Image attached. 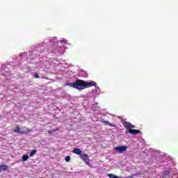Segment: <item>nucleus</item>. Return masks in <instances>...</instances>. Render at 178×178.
I'll return each mask as SVG.
<instances>
[{"label": "nucleus", "instance_id": "obj_17", "mask_svg": "<svg viewBox=\"0 0 178 178\" xmlns=\"http://www.w3.org/2000/svg\"><path fill=\"white\" fill-rule=\"evenodd\" d=\"M29 131H31V130H29Z\"/></svg>", "mask_w": 178, "mask_h": 178}, {"label": "nucleus", "instance_id": "obj_5", "mask_svg": "<svg viewBox=\"0 0 178 178\" xmlns=\"http://www.w3.org/2000/svg\"><path fill=\"white\" fill-rule=\"evenodd\" d=\"M73 154H76V155H81V149L79 148H75L72 150Z\"/></svg>", "mask_w": 178, "mask_h": 178}, {"label": "nucleus", "instance_id": "obj_6", "mask_svg": "<svg viewBox=\"0 0 178 178\" xmlns=\"http://www.w3.org/2000/svg\"><path fill=\"white\" fill-rule=\"evenodd\" d=\"M13 131L17 134L21 133V134H24V132L20 131V127L19 126H17Z\"/></svg>", "mask_w": 178, "mask_h": 178}, {"label": "nucleus", "instance_id": "obj_11", "mask_svg": "<svg viewBox=\"0 0 178 178\" xmlns=\"http://www.w3.org/2000/svg\"><path fill=\"white\" fill-rule=\"evenodd\" d=\"M37 152L36 149H33L31 151V152L30 153L29 156H34V155H35V153Z\"/></svg>", "mask_w": 178, "mask_h": 178}, {"label": "nucleus", "instance_id": "obj_1", "mask_svg": "<svg viewBox=\"0 0 178 178\" xmlns=\"http://www.w3.org/2000/svg\"><path fill=\"white\" fill-rule=\"evenodd\" d=\"M65 86L72 87L76 90H83V88L79 87H83V88H90V87H97V83L94 81L90 82H86L81 79H76L74 83H67Z\"/></svg>", "mask_w": 178, "mask_h": 178}, {"label": "nucleus", "instance_id": "obj_14", "mask_svg": "<svg viewBox=\"0 0 178 178\" xmlns=\"http://www.w3.org/2000/svg\"><path fill=\"white\" fill-rule=\"evenodd\" d=\"M38 74H35V79H39Z\"/></svg>", "mask_w": 178, "mask_h": 178}, {"label": "nucleus", "instance_id": "obj_8", "mask_svg": "<svg viewBox=\"0 0 178 178\" xmlns=\"http://www.w3.org/2000/svg\"><path fill=\"white\" fill-rule=\"evenodd\" d=\"M102 123H104V124H108V126H111V127H115L116 126L115 124H110L109 122H108V121H102Z\"/></svg>", "mask_w": 178, "mask_h": 178}, {"label": "nucleus", "instance_id": "obj_9", "mask_svg": "<svg viewBox=\"0 0 178 178\" xmlns=\"http://www.w3.org/2000/svg\"><path fill=\"white\" fill-rule=\"evenodd\" d=\"M169 175H170V171H166L165 172H164L163 174V178H167L168 176H169Z\"/></svg>", "mask_w": 178, "mask_h": 178}, {"label": "nucleus", "instance_id": "obj_10", "mask_svg": "<svg viewBox=\"0 0 178 178\" xmlns=\"http://www.w3.org/2000/svg\"><path fill=\"white\" fill-rule=\"evenodd\" d=\"M29 159V155H23L22 156V161L23 162H26V161H27Z\"/></svg>", "mask_w": 178, "mask_h": 178}, {"label": "nucleus", "instance_id": "obj_16", "mask_svg": "<svg viewBox=\"0 0 178 178\" xmlns=\"http://www.w3.org/2000/svg\"><path fill=\"white\" fill-rule=\"evenodd\" d=\"M30 72V70H29V71L26 72V73H29Z\"/></svg>", "mask_w": 178, "mask_h": 178}, {"label": "nucleus", "instance_id": "obj_3", "mask_svg": "<svg viewBox=\"0 0 178 178\" xmlns=\"http://www.w3.org/2000/svg\"><path fill=\"white\" fill-rule=\"evenodd\" d=\"M81 159L85 162V163H90V157L88 154L84 153L80 155Z\"/></svg>", "mask_w": 178, "mask_h": 178}, {"label": "nucleus", "instance_id": "obj_4", "mask_svg": "<svg viewBox=\"0 0 178 178\" xmlns=\"http://www.w3.org/2000/svg\"><path fill=\"white\" fill-rule=\"evenodd\" d=\"M127 148H128L127 146L124 145V146L116 147L115 149L117 152H124V151H126Z\"/></svg>", "mask_w": 178, "mask_h": 178}, {"label": "nucleus", "instance_id": "obj_15", "mask_svg": "<svg viewBox=\"0 0 178 178\" xmlns=\"http://www.w3.org/2000/svg\"><path fill=\"white\" fill-rule=\"evenodd\" d=\"M6 72H9V68H6Z\"/></svg>", "mask_w": 178, "mask_h": 178}, {"label": "nucleus", "instance_id": "obj_7", "mask_svg": "<svg viewBox=\"0 0 178 178\" xmlns=\"http://www.w3.org/2000/svg\"><path fill=\"white\" fill-rule=\"evenodd\" d=\"M9 167L6 165H0V172L4 171V170H8Z\"/></svg>", "mask_w": 178, "mask_h": 178}, {"label": "nucleus", "instance_id": "obj_13", "mask_svg": "<svg viewBox=\"0 0 178 178\" xmlns=\"http://www.w3.org/2000/svg\"><path fill=\"white\" fill-rule=\"evenodd\" d=\"M66 162H70V157L69 156L65 157Z\"/></svg>", "mask_w": 178, "mask_h": 178}, {"label": "nucleus", "instance_id": "obj_12", "mask_svg": "<svg viewBox=\"0 0 178 178\" xmlns=\"http://www.w3.org/2000/svg\"><path fill=\"white\" fill-rule=\"evenodd\" d=\"M58 129H53L52 131H48L49 134H51V133H55V131H58Z\"/></svg>", "mask_w": 178, "mask_h": 178}, {"label": "nucleus", "instance_id": "obj_2", "mask_svg": "<svg viewBox=\"0 0 178 178\" xmlns=\"http://www.w3.org/2000/svg\"><path fill=\"white\" fill-rule=\"evenodd\" d=\"M122 124L124 126V128L127 129V130H128L129 133H130V134H138V133H140V131L138 129H134V125L130 124L129 122H127L126 121H124L122 122Z\"/></svg>", "mask_w": 178, "mask_h": 178}]
</instances>
